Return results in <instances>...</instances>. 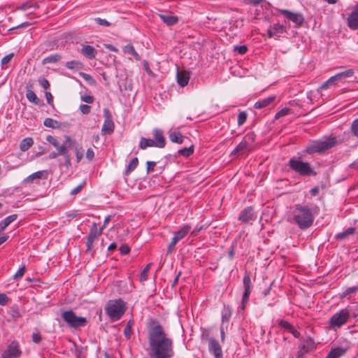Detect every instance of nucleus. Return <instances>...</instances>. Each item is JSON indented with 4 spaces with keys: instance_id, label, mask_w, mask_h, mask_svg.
Segmentation results:
<instances>
[{
    "instance_id": "obj_50",
    "label": "nucleus",
    "mask_w": 358,
    "mask_h": 358,
    "mask_svg": "<svg viewBox=\"0 0 358 358\" xmlns=\"http://www.w3.org/2000/svg\"><path fill=\"white\" fill-rule=\"evenodd\" d=\"M358 287L357 286L348 287L343 294L341 295V298L343 299L346 297L348 295L355 293L357 291Z\"/></svg>"
},
{
    "instance_id": "obj_7",
    "label": "nucleus",
    "mask_w": 358,
    "mask_h": 358,
    "mask_svg": "<svg viewBox=\"0 0 358 358\" xmlns=\"http://www.w3.org/2000/svg\"><path fill=\"white\" fill-rule=\"evenodd\" d=\"M62 317L70 327L74 329L85 327L87 324L86 317L77 316L72 310L62 312Z\"/></svg>"
},
{
    "instance_id": "obj_13",
    "label": "nucleus",
    "mask_w": 358,
    "mask_h": 358,
    "mask_svg": "<svg viewBox=\"0 0 358 358\" xmlns=\"http://www.w3.org/2000/svg\"><path fill=\"white\" fill-rule=\"evenodd\" d=\"M243 287H244V292L242 297V302H241V309L244 310L245 308L246 304L248 303V301L249 300V296L251 293V280L250 276L248 273H245L243 280Z\"/></svg>"
},
{
    "instance_id": "obj_27",
    "label": "nucleus",
    "mask_w": 358,
    "mask_h": 358,
    "mask_svg": "<svg viewBox=\"0 0 358 358\" xmlns=\"http://www.w3.org/2000/svg\"><path fill=\"white\" fill-rule=\"evenodd\" d=\"M123 52L124 53H127V54H129L130 55H132L136 61H140L141 59V56L136 51L134 45H132L131 44H128V45H125L123 48Z\"/></svg>"
},
{
    "instance_id": "obj_23",
    "label": "nucleus",
    "mask_w": 358,
    "mask_h": 358,
    "mask_svg": "<svg viewBox=\"0 0 358 358\" xmlns=\"http://www.w3.org/2000/svg\"><path fill=\"white\" fill-rule=\"evenodd\" d=\"M31 85L29 87L27 86L26 97L30 101L36 105H41V99L36 96L35 92L31 90Z\"/></svg>"
},
{
    "instance_id": "obj_10",
    "label": "nucleus",
    "mask_w": 358,
    "mask_h": 358,
    "mask_svg": "<svg viewBox=\"0 0 358 358\" xmlns=\"http://www.w3.org/2000/svg\"><path fill=\"white\" fill-rule=\"evenodd\" d=\"M202 339L208 342V350L215 358H223L222 347L217 340L205 334L202 335Z\"/></svg>"
},
{
    "instance_id": "obj_54",
    "label": "nucleus",
    "mask_w": 358,
    "mask_h": 358,
    "mask_svg": "<svg viewBox=\"0 0 358 358\" xmlns=\"http://www.w3.org/2000/svg\"><path fill=\"white\" fill-rule=\"evenodd\" d=\"M157 163L155 162L148 161L146 163L147 167L146 171L148 173L152 172L155 170V167Z\"/></svg>"
},
{
    "instance_id": "obj_34",
    "label": "nucleus",
    "mask_w": 358,
    "mask_h": 358,
    "mask_svg": "<svg viewBox=\"0 0 358 358\" xmlns=\"http://www.w3.org/2000/svg\"><path fill=\"white\" fill-rule=\"evenodd\" d=\"M9 314L14 321H17L22 317L20 310L17 305H13L10 307Z\"/></svg>"
},
{
    "instance_id": "obj_30",
    "label": "nucleus",
    "mask_w": 358,
    "mask_h": 358,
    "mask_svg": "<svg viewBox=\"0 0 358 358\" xmlns=\"http://www.w3.org/2000/svg\"><path fill=\"white\" fill-rule=\"evenodd\" d=\"M34 144V141L31 138H25L22 139L20 144V149L22 152L28 150Z\"/></svg>"
},
{
    "instance_id": "obj_19",
    "label": "nucleus",
    "mask_w": 358,
    "mask_h": 358,
    "mask_svg": "<svg viewBox=\"0 0 358 358\" xmlns=\"http://www.w3.org/2000/svg\"><path fill=\"white\" fill-rule=\"evenodd\" d=\"M189 73L186 71H178L177 81L179 85L184 87L187 85L189 80Z\"/></svg>"
},
{
    "instance_id": "obj_18",
    "label": "nucleus",
    "mask_w": 358,
    "mask_h": 358,
    "mask_svg": "<svg viewBox=\"0 0 358 358\" xmlns=\"http://www.w3.org/2000/svg\"><path fill=\"white\" fill-rule=\"evenodd\" d=\"M348 24L351 29L355 30L358 29V8L348 16Z\"/></svg>"
},
{
    "instance_id": "obj_55",
    "label": "nucleus",
    "mask_w": 358,
    "mask_h": 358,
    "mask_svg": "<svg viewBox=\"0 0 358 358\" xmlns=\"http://www.w3.org/2000/svg\"><path fill=\"white\" fill-rule=\"evenodd\" d=\"M38 81L41 86L45 90L48 89L50 86L49 81L46 78H39Z\"/></svg>"
},
{
    "instance_id": "obj_31",
    "label": "nucleus",
    "mask_w": 358,
    "mask_h": 358,
    "mask_svg": "<svg viewBox=\"0 0 358 358\" xmlns=\"http://www.w3.org/2000/svg\"><path fill=\"white\" fill-rule=\"evenodd\" d=\"M231 315H232V308L227 306H224V308L222 311V323H224V322H229V321L230 320V318L231 317Z\"/></svg>"
},
{
    "instance_id": "obj_29",
    "label": "nucleus",
    "mask_w": 358,
    "mask_h": 358,
    "mask_svg": "<svg viewBox=\"0 0 358 358\" xmlns=\"http://www.w3.org/2000/svg\"><path fill=\"white\" fill-rule=\"evenodd\" d=\"M355 73V71L352 69H349L345 71L338 73L334 76L336 81H342L343 80L352 77Z\"/></svg>"
},
{
    "instance_id": "obj_22",
    "label": "nucleus",
    "mask_w": 358,
    "mask_h": 358,
    "mask_svg": "<svg viewBox=\"0 0 358 358\" xmlns=\"http://www.w3.org/2000/svg\"><path fill=\"white\" fill-rule=\"evenodd\" d=\"M169 138L171 142L178 144H182L185 139V136L178 131H169Z\"/></svg>"
},
{
    "instance_id": "obj_35",
    "label": "nucleus",
    "mask_w": 358,
    "mask_h": 358,
    "mask_svg": "<svg viewBox=\"0 0 358 358\" xmlns=\"http://www.w3.org/2000/svg\"><path fill=\"white\" fill-rule=\"evenodd\" d=\"M271 27L273 29V34H275L278 37L287 32L286 27L283 24H274Z\"/></svg>"
},
{
    "instance_id": "obj_5",
    "label": "nucleus",
    "mask_w": 358,
    "mask_h": 358,
    "mask_svg": "<svg viewBox=\"0 0 358 358\" xmlns=\"http://www.w3.org/2000/svg\"><path fill=\"white\" fill-rule=\"evenodd\" d=\"M337 140L335 137L324 140L315 141L309 143L306 148L307 153H322L336 145Z\"/></svg>"
},
{
    "instance_id": "obj_64",
    "label": "nucleus",
    "mask_w": 358,
    "mask_h": 358,
    "mask_svg": "<svg viewBox=\"0 0 358 358\" xmlns=\"http://www.w3.org/2000/svg\"><path fill=\"white\" fill-rule=\"evenodd\" d=\"M45 96L48 104H50V106H53V96L52 94L50 92H45Z\"/></svg>"
},
{
    "instance_id": "obj_1",
    "label": "nucleus",
    "mask_w": 358,
    "mask_h": 358,
    "mask_svg": "<svg viewBox=\"0 0 358 358\" xmlns=\"http://www.w3.org/2000/svg\"><path fill=\"white\" fill-rule=\"evenodd\" d=\"M148 341L150 358H172L173 357V341L157 320L150 322Z\"/></svg>"
},
{
    "instance_id": "obj_21",
    "label": "nucleus",
    "mask_w": 358,
    "mask_h": 358,
    "mask_svg": "<svg viewBox=\"0 0 358 358\" xmlns=\"http://www.w3.org/2000/svg\"><path fill=\"white\" fill-rule=\"evenodd\" d=\"M346 352H347V349L342 348V347H338L336 348H333L328 353L326 358H341L342 356H343L346 353Z\"/></svg>"
},
{
    "instance_id": "obj_41",
    "label": "nucleus",
    "mask_w": 358,
    "mask_h": 358,
    "mask_svg": "<svg viewBox=\"0 0 358 358\" xmlns=\"http://www.w3.org/2000/svg\"><path fill=\"white\" fill-rule=\"evenodd\" d=\"M138 164V159L137 157H134L131 159L130 163L128 164L125 171V175L128 176L131 171L136 169Z\"/></svg>"
},
{
    "instance_id": "obj_58",
    "label": "nucleus",
    "mask_w": 358,
    "mask_h": 358,
    "mask_svg": "<svg viewBox=\"0 0 358 358\" xmlns=\"http://www.w3.org/2000/svg\"><path fill=\"white\" fill-rule=\"evenodd\" d=\"M90 106L87 104H81L80 106V110L82 113L87 115L90 113Z\"/></svg>"
},
{
    "instance_id": "obj_60",
    "label": "nucleus",
    "mask_w": 358,
    "mask_h": 358,
    "mask_svg": "<svg viewBox=\"0 0 358 358\" xmlns=\"http://www.w3.org/2000/svg\"><path fill=\"white\" fill-rule=\"evenodd\" d=\"M81 100L87 103H92L94 102V98L91 95H84L81 96Z\"/></svg>"
},
{
    "instance_id": "obj_28",
    "label": "nucleus",
    "mask_w": 358,
    "mask_h": 358,
    "mask_svg": "<svg viewBox=\"0 0 358 358\" xmlns=\"http://www.w3.org/2000/svg\"><path fill=\"white\" fill-rule=\"evenodd\" d=\"M192 226L189 224H184L174 234L178 237L180 240L182 239L191 230Z\"/></svg>"
},
{
    "instance_id": "obj_56",
    "label": "nucleus",
    "mask_w": 358,
    "mask_h": 358,
    "mask_svg": "<svg viewBox=\"0 0 358 358\" xmlns=\"http://www.w3.org/2000/svg\"><path fill=\"white\" fill-rule=\"evenodd\" d=\"M95 22L99 24V25H101V26H105V27H110V23L109 22H108L105 19H101L100 17H96L94 19Z\"/></svg>"
},
{
    "instance_id": "obj_36",
    "label": "nucleus",
    "mask_w": 358,
    "mask_h": 358,
    "mask_svg": "<svg viewBox=\"0 0 358 358\" xmlns=\"http://www.w3.org/2000/svg\"><path fill=\"white\" fill-rule=\"evenodd\" d=\"M43 124L44 126L52 129H59L61 127V123L59 122L50 117L45 119Z\"/></svg>"
},
{
    "instance_id": "obj_3",
    "label": "nucleus",
    "mask_w": 358,
    "mask_h": 358,
    "mask_svg": "<svg viewBox=\"0 0 358 358\" xmlns=\"http://www.w3.org/2000/svg\"><path fill=\"white\" fill-rule=\"evenodd\" d=\"M289 168L303 177L315 176L317 173L308 162H303L296 157L291 158L288 162Z\"/></svg>"
},
{
    "instance_id": "obj_6",
    "label": "nucleus",
    "mask_w": 358,
    "mask_h": 358,
    "mask_svg": "<svg viewBox=\"0 0 358 358\" xmlns=\"http://www.w3.org/2000/svg\"><path fill=\"white\" fill-rule=\"evenodd\" d=\"M350 318V312L348 308H343L335 313L329 320L331 329H337L345 325Z\"/></svg>"
},
{
    "instance_id": "obj_38",
    "label": "nucleus",
    "mask_w": 358,
    "mask_h": 358,
    "mask_svg": "<svg viewBox=\"0 0 358 358\" xmlns=\"http://www.w3.org/2000/svg\"><path fill=\"white\" fill-rule=\"evenodd\" d=\"M355 231V227H349L345 231L341 233H338L335 237L336 239L343 240L346 238L348 236L353 234Z\"/></svg>"
},
{
    "instance_id": "obj_48",
    "label": "nucleus",
    "mask_w": 358,
    "mask_h": 358,
    "mask_svg": "<svg viewBox=\"0 0 358 358\" xmlns=\"http://www.w3.org/2000/svg\"><path fill=\"white\" fill-rule=\"evenodd\" d=\"M26 271V266L24 265L22 267H20L18 271L15 273V274L13 276L14 280H19L22 278L24 273Z\"/></svg>"
},
{
    "instance_id": "obj_11",
    "label": "nucleus",
    "mask_w": 358,
    "mask_h": 358,
    "mask_svg": "<svg viewBox=\"0 0 358 358\" xmlns=\"http://www.w3.org/2000/svg\"><path fill=\"white\" fill-rule=\"evenodd\" d=\"M22 355V350L17 341H12L3 351L1 358H19Z\"/></svg>"
},
{
    "instance_id": "obj_20",
    "label": "nucleus",
    "mask_w": 358,
    "mask_h": 358,
    "mask_svg": "<svg viewBox=\"0 0 358 358\" xmlns=\"http://www.w3.org/2000/svg\"><path fill=\"white\" fill-rule=\"evenodd\" d=\"M80 52L90 59H93L96 57V50L91 45H84L80 50Z\"/></svg>"
},
{
    "instance_id": "obj_16",
    "label": "nucleus",
    "mask_w": 358,
    "mask_h": 358,
    "mask_svg": "<svg viewBox=\"0 0 358 358\" xmlns=\"http://www.w3.org/2000/svg\"><path fill=\"white\" fill-rule=\"evenodd\" d=\"M153 137L155 138V143L156 147L163 148L166 145L165 138L163 134V131L157 128H155L152 131Z\"/></svg>"
},
{
    "instance_id": "obj_2",
    "label": "nucleus",
    "mask_w": 358,
    "mask_h": 358,
    "mask_svg": "<svg viewBox=\"0 0 358 358\" xmlns=\"http://www.w3.org/2000/svg\"><path fill=\"white\" fill-rule=\"evenodd\" d=\"M292 213L294 222L301 229H306L312 226L314 215L308 206L296 205Z\"/></svg>"
},
{
    "instance_id": "obj_51",
    "label": "nucleus",
    "mask_w": 358,
    "mask_h": 358,
    "mask_svg": "<svg viewBox=\"0 0 358 358\" xmlns=\"http://www.w3.org/2000/svg\"><path fill=\"white\" fill-rule=\"evenodd\" d=\"M234 50L238 52L240 55H244L248 51V48L246 45H234Z\"/></svg>"
},
{
    "instance_id": "obj_4",
    "label": "nucleus",
    "mask_w": 358,
    "mask_h": 358,
    "mask_svg": "<svg viewBox=\"0 0 358 358\" xmlns=\"http://www.w3.org/2000/svg\"><path fill=\"white\" fill-rule=\"evenodd\" d=\"M126 310V303L121 299L108 301L105 307L106 313L112 321L119 320Z\"/></svg>"
},
{
    "instance_id": "obj_47",
    "label": "nucleus",
    "mask_w": 358,
    "mask_h": 358,
    "mask_svg": "<svg viewBox=\"0 0 358 358\" xmlns=\"http://www.w3.org/2000/svg\"><path fill=\"white\" fill-rule=\"evenodd\" d=\"M247 117H248V115H247L246 112H245V111L240 112L238 115V120H237L238 124V125L243 124L247 120Z\"/></svg>"
},
{
    "instance_id": "obj_62",
    "label": "nucleus",
    "mask_w": 358,
    "mask_h": 358,
    "mask_svg": "<svg viewBox=\"0 0 358 358\" xmlns=\"http://www.w3.org/2000/svg\"><path fill=\"white\" fill-rule=\"evenodd\" d=\"M86 157L89 161H92L94 159V152L91 148H90L87 150Z\"/></svg>"
},
{
    "instance_id": "obj_63",
    "label": "nucleus",
    "mask_w": 358,
    "mask_h": 358,
    "mask_svg": "<svg viewBox=\"0 0 358 358\" xmlns=\"http://www.w3.org/2000/svg\"><path fill=\"white\" fill-rule=\"evenodd\" d=\"M120 252L122 255H127L130 252V248L127 245H122L120 248Z\"/></svg>"
},
{
    "instance_id": "obj_43",
    "label": "nucleus",
    "mask_w": 358,
    "mask_h": 358,
    "mask_svg": "<svg viewBox=\"0 0 358 358\" xmlns=\"http://www.w3.org/2000/svg\"><path fill=\"white\" fill-rule=\"evenodd\" d=\"M336 82L337 81L334 78V76H331L320 86V89L327 90V88H329V86L335 85Z\"/></svg>"
},
{
    "instance_id": "obj_17",
    "label": "nucleus",
    "mask_w": 358,
    "mask_h": 358,
    "mask_svg": "<svg viewBox=\"0 0 358 358\" xmlns=\"http://www.w3.org/2000/svg\"><path fill=\"white\" fill-rule=\"evenodd\" d=\"M46 141L52 145L59 152V154H65L66 148H67L66 144L60 145L58 141L52 136L49 135L46 137Z\"/></svg>"
},
{
    "instance_id": "obj_59",
    "label": "nucleus",
    "mask_w": 358,
    "mask_h": 358,
    "mask_svg": "<svg viewBox=\"0 0 358 358\" xmlns=\"http://www.w3.org/2000/svg\"><path fill=\"white\" fill-rule=\"evenodd\" d=\"M9 301V298L6 294H0V305L6 306Z\"/></svg>"
},
{
    "instance_id": "obj_53",
    "label": "nucleus",
    "mask_w": 358,
    "mask_h": 358,
    "mask_svg": "<svg viewBox=\"0 0 358 358\" xmlns=\"http://www.w3.org/2000/svg\"><path fill=\"white\" fill-rule=\"evenodd\" d=\"M80 76L86 81L89 82L90 84H94L95 80L93 79V78L86 73L80 72Z\"/></svg>"
},
{
    "instance_id": "obj_37",
    "label": "nucleus",
    "mask_w": 358,
    "mask_h": 358,
    "mask_svg": "<svg viewBox=\"0 0 358 358\" xmlns=\"http://www.w3.org/2000/svg\"><path fill=\"white\" fill-rule=\"evenodd\" d=\"M134 324L133 320H130L127 322L124 329V335L127 340H129L133 334L132 327Z\"/></svg>"
},
{
    "instance_id": "obj_33",
    "label": "nucleus",
    "mask_w": 358,
    "mask_h": 358,
    "mask_svg": "<svg viewBox=\"0 0 358 358\" xmlns=\"http://www.w3.org/2000/svg\"><path fill=\"white\" fill-rule=\"evenodd\" d=\"M65 66L67 69L71 70H80L83 68V64L78 60H72L67 62Z\"/></svg>"
},
{
    "instance_id": "obj_40",
    "label": "nucleus",
    "mask_w": 358,
    "mask_h": 358,
    "mask_svg": "<svg viewBox=\"0 0 358 358\" xmlns=\"http://www.w3.org/2000/svg\"><path fill=\"white\" fill-rule=\"evenodd\" d=\"M43 171H36L31 175L26 178L23 182L24 183H31L35 179H41L43 177Z\"/></svg>"
},
{
    "instance_id": "obj_42",
    "label": "nucleus",
    "mask_w": 358,
    "mask_h": 358,
    "mask_svg": "<svg viewBox=\"0 0 358 358\" xmlns=\"http://www.w3.org/2000/svg\"><path fill=\"white\" fill-rule=\"evenodd\" d=\"M178 152L179 155L188 157L193 154L194 146L191 145L188 148H184L182 149L179 150Z\"/></svg>"
},
{
    "instance_id": "obj_39",
    "label": "nucleus",
    "mask_w": 358,
    "mask_h": 358,
    "mask_svg": "<svg viewBox=\"0 0 358 358\" xmlns=\"http://www.w3.org/2000/svg\"><path fill=\"white\" fill-rule=\"evenodd\" d=\"M62 59V56L59 54H54L49 55L47 57H45L43 61V64H50V63H56L58 62Z\"/></svg>"
},
{
    "instance_id": "obj_25",
    "label": "nucleus",
    "mask_w": 358,
    "mask_h": 358,
    "mask_svg": "<svg viewBox=\"0 0 358 358\" xmlns=\"http://www.w3.org/2000/svg\"><path fill=\"white\" fill-rule=\"evenodd\" d=\"M159 17L168 26L174 25L178 22V18L176 16L159 14Z\"/></svg>"
},
{
    "instance_id": "obj_15",
    "label": "nucleus",
    "mask_w": 358,
    "mask_h": 358,
    "mask_svg": "<svg viewBox=\"0 0 358 358\" xmlns=\"http://www.w3.org/2000/svg\"><path fill=\"white\" fill-rule=\"evenodd\" d=\"M256 218L257 215L254 212V209L252 206H249L245 208L238 216V220L244 223L255 220Z\"/></svg>"
},
{
    "instance_id": "obj_45",
    "label": "nucleus",
    "mask_w": 358,
    "mask_h": 358,
    "mask_svg": "<svg viewBox=\"0 0 358 358\" xmlns=\"http://www.w3.org/2000/svg\"><path fill=\"white\" fill-rule=\"evenodd\" d=\"M292 113V110L288 108H284L279 110L275 115V119H279L280 117H284L289 114Z\"/></svg>"
},
{
    "instance_id": "obj_14",
    "label": "nucleus",
    "mask_w": 358,
    "mask_h": 358,
    "mask_svg": "<svg viewBox=\"0 0 358 358\" xmlns=\"http://www.w3.org/2000/svg\"><path fill=\"white\" fill-rule=\"evenodd\" d=\"M104 122L102 127V132L104 134H110L114 131L115 125L112 115L108 108L103 109Z\"/></svg>"
},
{
    "instance_id": "obj_49",
    "label": "nucleus",
    "mask_w": 358,
    "mask_h": 358,
    "mask_svg": "<svg viewBox=\"0 0 358 358\" xmlns=\"http://www.w3.org/2000/svg\"><path fill=\"white\" fill-rule=\"evenodd\" d=\"M151 264H147V266L144 268V269L141 271L140 275V280L141 281H145L148 278V273L150 269Z\"/></svg>"
},
{
    "instance_id": "obj_12",
    "label": "nucleus",
    "mask_w": 358,
    "mask_h": 358,
    "mask_svg": "<svg viewBox=\"0 0 358 358\" xmlns=\"http://www.w3.org/2000/svg\"><path fill=\"white\" fill-rule=\"evenodd\" d=\"M278 12L285 18L294 23V27L296 28L301 27L304 22V17L300 13H294L286 9H280Z\"/></svg>"
},
{
    "instance_id": "obj_9",
    "label": "nucleus",
    "mask_w": 358,
    "mask_h": 358,
    "mask_svg": "<svg viewBox=\"0 0 358 358\" xmlns=\"http://www.w3.org/2000/svg\"><path fill=\"white\" fill-rule=\"evenodd\" d=\"M102 232L103 228L98 229L97 224L96 222H93L87 236L86 242L87 249L85 250V253L87 255H90L91 258H93L95 255V250L93 249L94 242L101 235Z\"/></svg>"
},
{
    "instance_id": "obj_44",
    "label": "nucleus",
    "mask_w": 358,
    "mask_h": 358,
    "mask_svg": "<svg viewBox=\"0 0 358 358\" xmlns=\"http://www.w3.org/2000/svg\"><path fill=\"white\" fill-rule=\"evenodd\" d=\"M278 324L279 327L288 331L289 332L290 330H292L293 326L287 321L280 320L278 321Z\"/></svg>"
},
{
    "instance_id": "obj_24",
    "label": "nucleus",
    "mask_w": 358,
    "mask_h": 358,
    "mask_svg": "<svg viewBox=\"0 0 358 358\" xmlns=\"http://www.w3.org/2000/svg\"><path fill=\"white\" fill-rule=\"evenodd\" d=\"M275 98V96H269L266 99L259 100L255 103L254 108L260 109L268 106L274 101Z\"/></svg>"
},
{
    "instance_id": "obj_8",
    "label": "nucleus",
    "mask_w": 358,
    "mask_h": 358,
    "mask_svg": "<svg viewBox=\"0 0 358 358\" xmlns=\"http://www.w3.org/2000/svg\"><path fill=\"white\" fill-rule=\"evenodd\" d=\"M255 138L256 134L254 132L252 131L246 134L241 143L231 152V155L251 152L254 148L253 143L255 141Z\"/></svg>"
},
{
    "instance_id": "obj_61",
    "label": "nucleus",
    "mask_w": 358,
    "mask_h": 358,
    "mask_svg": "<svg viewBox=\"0 0 358 358\" xmlns=\"http://www.w3.org/2000/svg\"><path fill=\"white\" fill-rule=\"evenodd\" d=\"M84 185H85V182H83V183L79 185L78 186L76 187L75 188H73L71 191V194L76 195V194H78L81 191V189H83Z\"/></svg>"
},
{
    "instance_id": "obj_32",
    "label": "nucleus",
    "mask_w": 358,
    "mask_h": 358,
    "mask_svg": "<svg viewBox=\"0 0 358 358\" xmlns=\"http://www.w3.org/2000/svg\"><path fill=\"white\" fill-rule=\"evenodd\" d=\"M148 147H156L155 141L150 138L141 137L140 140L139 148L142 150H145Z\"/></svg>"
},
{
    "instance_id": "obj_26",
    "label": "nucleus",
    "mask_w": 358,
    "mask_h": 358,
    "mask_svg": "<svg viewBox=\"0 0 358 358\" xmlns=\"http://www.w3.org/2000/svg\"><path fill=\"white\" fill-rule=\"evenodd\" d=\"M17 218V214H13L6 217L0 222V233L3 231L11 222L16 220Z\"/></svg>"
},
{
    "instance_id": "obj_57",
    "label": "nucleus",
    "mask_w": 358,
    "mask_h": 358,
    "mask_svg": "<svg viewBox=\"0 0 358 358\" xmlns=\"http://www.w3.org/2000/svg\"><path fill=\"white\" fill-rule=\"evenodd\" d=\"M13 57V53H10V54L7 55L5 57H3L1 59V65L3 66V65L8 64L10 62V60L12 59Z\"/></svg>"
},
{
    "instance_id": "obj_52",
    "label": "nucleus",
    "mask_w": 358,
    "mask_h": 358,
    "mask_svg": "<svg viewBox=\"0 0 358 358\" xmlns=\"http://www.w3.org/2000/svg\"><path fill=\"white\" fill-rule=\"evenodd\" d=\"M31 340L35 343H39L41 341L42 336L38 330L32 334Z\"/></svg>"
},
{
    "instance_id": "obj_46",
    "label": "nucleus",
    "mask_w": 358,
    "mask_h": 358,
    "mask_svg": "<svg viewBox=\"0 0 358 358\" xmlns=\"http://www.w3.org/2000/svg\"><path fill=\"white\" fill-rule=\"evenodd\" d=\"M352 134L358 138V118L354 120L350 127Z\"/></svg>"
}]
</instances>
